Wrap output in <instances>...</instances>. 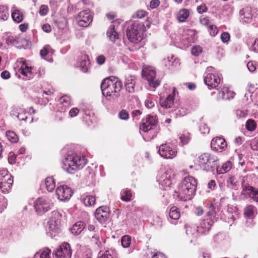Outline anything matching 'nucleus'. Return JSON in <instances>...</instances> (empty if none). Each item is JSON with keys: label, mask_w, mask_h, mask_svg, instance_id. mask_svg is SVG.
I'll return each instance as SVG.
<instances>
[{"label": "nucleus", "mask_w": 258, "mask_h": 258, "mask_svg": "<svg viewBox=\"0 0 258 258\" xmlns=\"http://www.w3.org/2000/svg\"><path fill=\"white\" fill-rule=\"evenodd\" d=\"M197 185V180L188 176L183 179L173 194L174 198L178 201H186L195 196Z\"/></svg>", "instance_id": "f257e3e1"}, {"label": "nucleus", "mask_w": 258, "mask_h": 258, "mask_svg": "<svg viewBox=\"0 0 258 258\" xmlns=\"http://www.w3.org/2000/svg\"><path fill=\"white\" fill-rule=\"evenodd\" d=\"M87 163L85 157L73 151H69L62 160V168L69 173H74L81 169Z\"/></svg>", "instance_id": "f03ea898"}, {"label": "nucleus", "mask_w": 258, "mask_h": 258, "mask_svg": "<svg viewBox=\"0 0 258 258\" xmlns=\"http://www.w3.org/2000/svg\"><path fill=\"white\" fill-rule=\"evenodd\" d=\"M122 88V82L114 76L105 79L101 85L102 94L109 97V100L117 99L120 96Z\"/></svg>", "instance_id": "7ed1b4c3"}, {"label": "nucleus", "mask_w": 258, "mask_h": 258, "mask_svg": "<svg viewBox=\"0 0 258 258\" xmlns=\"http://www.w3.org/2000/svg\"><path fill=\"white\" fill-rule=\"evenodd\" d=\"M218 161L219 159L217 156L210 153H205L199 157L198 165L201 170L213 173L217 168Z\"/></svg>", "instance_id": "20e7f679"}, {"label": "nucleus", "mask_w": 258, "mask_h": 258, "mask_svg": "<svg viewBox=\"0 0 258 258\" xmlns=\"http://www.w3.org/2000/svg\"><path fill=\"white\" fill-rule=\"evenodd\" d=\"M145 31V27L142 23L135 22L127 29L126 35L128 39L134 43L141 42L144 37Z\"/></svg>", "instance_id": "39448f33"}, {"label": "nucleus", "mask_w": 258, "mask_h": 258, "mask_svg": "<svg viewBox=\"0 0 258 258\" xmlns=\"http://www.w3.org/2000/svg\"><path fill=\"white\" fill-rule=\"evenodd\" d=\"M218 217L215 208L212 205L209 207L205 219L197 227V231L200 233H206L209 231L213 224L217 221Z\"/></svg>", "instance_id": "423d86ee"}, {"label": "nucleus", "mask_w": 258, "mask_h": 258, "mask_svg": "<svg viewBox=\"0 0 258 258\" xmlns=\"http://www.w3.org/2000/svg\"><path fill=\"white\" fill-rule=\"evenodd\" d=\"M20 63H21L22 65L18 70V73L23 76L22 79L24 80H30L36 75L38 78H40L45 74V71L43 68L29 67L24 61H21Z\"/></svg>", "instance_id": "0eeeda50"}, {"label": "nucleus", "mask_w": 258, "mask_h": 258, "mask_svg": "<svg viewBox=\"0 0 258 258\" xmlns=\"http://www.w3.org/2000/svg\"><path fill=\"white\" fill-rule=\"evenodd\" d=\"M53 207V204L47 197L37 198L34 202V208L35 212L40 215L50 210Z\"/></svg>", "instance_id": "6e6552de"}, {"label": "nucleus", "mask_w": 258, "mask_h": 258, "mask_svg": "<svg viewBox=\"0 0 258 258\" xmlns=\"http://www.w3.org/2000/svg\"><path fill=\"white\" fill-rule=\"evenodd\" d=\"M13 183L12 176L7 170H0V191L7 194L10 191Z\"/></svg>", "instance_id": "1a4fd4ad"}, {"label": "nucleus", "mask_w": 258, "mask_h": 258, "mask_svg": "<svg viewBox=\"0 0 258 258\" xmlns=\"http://www.w3.org/2000/svg\"><path fill=\"white\" fill-rule=\"evenodd\" d=\"M240 20L243 23H250L253 19L258 18V11L254 8L246 7L239 12Z\"/></svg>", "instance_id": "9d476101"}, {"label": "nucleus", "mask_w": 258, "mask_h": 258, "mask_svg": "<svg viewBox=\"0 0 258 258\" xmlns=\"http://www.w3.org/2000/svg\"><path fill=\"white\" fill-rule=\"evenodd\" d=\"M61 217V216L58 212L53 211L49 220L47 222L46 230L49 232H58L60 227Z\"/></svg>", "instance_id": "9b49d317"}, {"label": "nucleus", "mask_w": 258, "mask_h": 258, "mask_svg": "<svg viewBox=\"0 0 258 258\" xmlns=\"http://www.w3.org/2000/svg\"><path fill=\"white\" fill-rule=\"evenodd\" d=\"M142 76L146 79L150 87L156 88L160 82L158 80H155L156 72L154 68L151 66L143 68L142 70Z\"/></svg>", "instance_id": "f8f14e48"}, {"label": "nucleus", "mask_w": 258, "mask_h": 258, "mask_svg": "<svg viewBox=\"0 0 258 258\" xmlns=\"http://www.w3.org/2000/svg\"><path fill=\"white\" fill-rule=\"evenodd\" d=\"M55 258H71L72 249L68 242L61 243L53 252Z\"/></svg>", "instance_id": "ddd939ff"}, {"label": "nucleus", "mask_w": 258, "mask_h": 258, "mask_svg": "<svg viewBox=\"0 0 258 258\" xmlns=\"http://www.w3.org/2000/svg\"><path fill=\"white\" fill-rule=\"evenodd\" d=\"M93 17L89 10L80 12L76 17L78 24L81 27H87L92 22Z\"/></svg>", "instance_id": "4468645a"}, {"label": "nucleus", "mask_w": 258, "mask_h": 258, "mask_svg": "<svg viewBox=\"0 0 258 258\" xmlns=\"http://www.w3.org/2000/svg\"><path fill=\"white\" fill-rule=\"evenodd\" d=\"M157 124L156 117L148 115L145 119L142 120L140 129L144 132H148L153 130L156 127Z\"/></svg>", "instance_id": "2eb2a0df"}, {"label": "nucleus", "mask_w": 258, "mask_h": 258, "mask_svg": "<svg viewBox=\"0 0 258 258\" xmlns=\"http://www.w3.org/2000/svg\"><path fill=\"white\" fill-rule=\"evenodd\" d=\"M241 195L249 198L258 206V188L249 185H244Z\"/></svg>", "instance_id": "dca6fc26"}, {"label": "nucleus", "mask_w": 258, "mask_h": 258, "mask_svg": "<svg viewBox=\"0 0 258 258\" xmlns=\"http://www.w3.org/2000/svg\"><path fill=\"white\" fill-rule=\"evenodd\" d=\"M160 156L165 159H173L176 155V151L166 144L161 145L158 149Z\"/></svg>", "instance_id": "f3484780"}, {"label": "nucleus", "mask_w": 258, "mask_h": 258, "mask_svg": "<svg viewBox=\"0 0 258 258\" xmlns=\"http://www.w3.org/2000/svg\"><path fill=\"white\" fill-rule=\"evenodd\" d=\"M220 77L213 73H209L204 77V82L210 89L216 88L220 83Z\"/></svg>", "instance_id": "a211bd4d"}, {"label": "nucleus", "mask_w": 258, "mask_h": 258, "mask_svg": "<svg viewBox=\"0 0 258 258\" xmlns=\"http://www.w3.org/2000/svg\"><path fill=\"white\" fill-rule=\"evenodd\" d=\"M56 194L58 199L60 201H66L70 199L73 195V191L67 185H63L57 188Z\"/></svg>", "instance_id": "6ab92c4d"}, {"label": "nucleus", "mask_w": 258, "mask_h": 258, "mask_svg": "<svg viewBox=\"0 0 258 258\" xmlns=\"http://www.w3.org/2000/svg\"><path fill=\"white\" fill-rule=\"evenodd\" d=\"M95 216L99 222H104L109 216L108 208L102 206L97 208L95 213Z\"/></svg>", "instance_id": "aec40b11"}, {"label": "nucleus", "mask_w": 258, "mask_h": 258, "mask_svg": "<svg viewBox=\"0 0 258 258\" xmlns=\"http://www.w3.org/2000/svg\"><path fill=\"white\" fill-rule=\"evenodd\" d=\"M211 147L214 151L221 152L227 147V144L223 138L216 137L212 140Z\"/></svg>", "instance_id": "412c9836"}, {"label": "nucleus", "mask_w": 258, "mask_h": 258, "mask_svg": "<svg viewBox=\"0 0 258 258\" xmlns=\"http://www.w3.org/2000/svg\"><path fill=\"white\" fill-rule=\"evenodd\" d=\"M176 89L173 88L172 93L169 94L166 99H160V105L164 108H170L174 104V96L175 95Z\"/></svg>", "instance_id": "4be33fe9"}, {"label": "nucleus", "mask_w": 258, "mask_h": 258, "mask_svg": "<svg viewBox=\"0 0 258 258\" xmlns=\"http://www.w3.org/2000/svg\"><path fill=\"white\" fill-rule=\"evenodd\" d=\"M161 188L164 190H167L172 184L170 176H168L167 173H165L159 176L157 180Z\"/></svg>", "instance_id": "5701e85b"}, {"label": "nucleus", "mask_w": 258, "mask_h": 258, "mask_svg": "<svg viewBox=\"0 0 258 258\" xmlns=\"http://www.w3.org/2000/svg\"><path fill=\"white\" fill-rule=\"evenodd\" d=\"M90 64L89 59L87 55L82 54L77 62V66L80 68V70L83 73H86L89 69Z\"/></svg>", "instance_id": "b1692460"}, {"label": "nucleus", "mask_w": 258, "mask_h": 258, "mask_svg": "<svg viewBox=\"0 0 258 258\" xmlns=\"http://www.w3.org/2000/svg\"><path fill=\"white\" fill-rule=\"evenodd\" d=\"M23 39L20 35L8 36L6 39V44L8 45L15 46L17 48H21V43Z\"/></svg>", "instance_id": "393cba45"}, {"label": "nucleus", "mask_w": 258, "mask_h": 258, "mask_svg": "<svg viewBox=\"0 0 258 258\" xmlns=\"http://www.w3.org/2000/svg\"><path fill=\"white\" fill-rule=\"evenodd\" d=\"M257 213L256 207L252 205H246L243 211L244 216L249 219H253L257 214Z\"/></svg>", "instance_id": "a878e982"}, {"label": "nucleus", "mask_w": 258, "mask_h": 258, "mask_svg": "<svg viewBox=\"0 0 258 258\" xmlns=\"http://www.w3.org/2000/svg\"><path fill=\"white\" fill-rule=\"evenodd\" d=\"M136 77L134 76H128L125 79V86L126 90L130 93L135 92L136 85Z\"/></svg>", "instance_id": "bb28decb"}, {"label": "nucleus", "mask_w": 258, "mask_h": 258, "mask_svg": "<svg viewBox=\"0 0 258 258\" xmlns=\"http://www.w3.org/2000/svg\"><path fill=\"white\" fill-rule=\"evenodd\" d=\"M40 55L41 57L48 61H52L51 56L52 54V50L49 46H45L40 51Z\"/></svg>", "instance_id": "cd10ccee"}, {"label": "nucleus", "mask_w": 258, "mask_h": 258, "mask_svg": "<svg viewBox=\"0 0 258 258\" xmlns=\"http://www.w3.org/2000/svg\"><path fill=\"white\" fill-rule=\"evenodd\" d=\"M12 17L15 22L20 23L23 20L24 16L20 10L14 7L12 9Z\"/></svg>", "instance_id": "c85d7f7f"}, {"label": "nucleus", "mask_w": 258, "mask_h": 258, "mask_svg": "<svg viewBox=\"0 0 258 258\" xmlns=\"http://www.w3.org/2000/svg\"><path fill=\"white\" fill-rule=\"evenodd\" d=\"M232 164L230 161H227L222 166L220 167L217 164L216 170L218 174H222L228 172L232 168Z\"/></svg>", "instance_id": "c756f323"}, {"label": "nucleus", "mask_w": 258, "mask_h": 258, "mask_svg": "<svg viewBox=\"0 0 258 258\" xmlns=\"http://www.w3.org/2000/svg\"><path fill=\"white\" fill-rule=\"evenodd\" d=\"M189 16V12L186 9L180 10L177 14L176 17L180 22H184Z\"/></svg>", "instance_id": "7c9ffc66"}, {"label": "nucleus", "mask_w": 258, "mask_h": 258, "mask_svg": "<svg viewBox=\"0 0 258 258\" xmlns=\"http://www.w3.org/2000/svg\"><path fill=\"white\" fill-rule=\"evenodd\" d=\"M84 229V223L82 221H79L73 226L71 228V232L74 235H79Z\"/></svg>", "instance_id": "2f4dec72"}, {"label": "nucleus", "mask_w": 258, "mask_h": 258, "mask_svg": "<svg viewBox=\"0 0 258 258\" xmlns=\"http://www.w3.org/2000/svg\"><path fill=\"white\" fill-rule=\"evenodd\" d=\"M14 114L20 120H26L27 116L26 115V110L20 107L16 108Z\"/></svg>", "instance_id": "473e14b6"}, {"label": "nucleus", "mask_w": 258, "mask_h": 258, "mask_svg": "<svg viewBox=\"0 0 258 258\" xmlns=\"http://www.w3.org/2000/svg\"><path fill=\"white\" fill-rule=\"evenodd\" d=\"M186 35H187L186 39L189 43L195 42L197 39V33L194 30H187L186 31Z\"/></svg>", "instance_id": "72a5a7b5"}, {"label": "nucleus", "mask_w": 258, "mask_h": 258, "mask_svg": "<svg viewBox=\"0 0 258 258\" xmlns=\"http://www.w3.org/2000/svg\"><path fill=\"white\" fill-rule=\"evenodd\" d=\"M59 108H62V107H67L71 105V99L70 96L64 95L59 98Z\"/></svg>", "instance_id": "f704fd0d"}, {"label": "nucleus", "mask_w": 258, "mask_h": 258, "mask_svg": "<svg viewBox=\"0 0 258 258\" xmlns=\"http://www.w3.org/2000/svg\"><path fill=\"white\" fill-rule=\"evenodd\" d=\"M50 252L51 250L49 248H44L35 254V258H50Z\"/></svg>", "instance_id": "c9c22d12"}, {"label": "nucleus", "mask_w": 258, "mask_h": 258, "mask_svg": "<svg viewBox=\"0 0 258 258\" xmlns=\"http://www.w3.org/2000/svg\"><path fill=\"white\" fill-rule=\"evenodd\" d=\"M46 188L48 191H52L55 186L54 179L52 177H48L45 180Z\"/></svg>", "instance_id": "e433bc0d"}, {"label": "nucleus", "mask_w": 258, "mask_h": 258, "mask_svg": "<svg viewBox=\"0 0 258 258\" xmlns=\"http://www.w3.org/2000/svg\"><path fill=\"white\" fill-rule=\"evenodd\" d=\"M82 201L86 206H92L95 205L96 199L93 196L88 195L82 198Z\"/></svg>", "instance_id": "4c0bfd02"}, {"label": "nucleus", "mask_w": 258, "mask_h": 258, "mask_svg": "<svg viewBox=\"0 0 258 258\" xmlns=\"http://www.w3.org/2000/svg\"><path fill=\"white\" fill-rule=\"evenodd\" d=\"M107 35L112 41H114L118 38V34L114 30V26L113 25H111L110 26L109 29L107 31Z\"/></svg>", "instance_id": "58836bf2"}, {"label": "nucleus", "mask_w": 258, "mask_h": 258, "mask_svg": "<svg viewBox=\"0 0 258 258\" xmlns=\"http://www.w3.org/2000/svg\"><path fill=\"white\" fill-rule=\"evenodd\" d=\"M180 211L176 207H173L170 209L169 211V216L170 218L177 220L180 217Z\"/></svg>", "instance_id": "ea45409f"}, {"label": "nucleus", "mask_w": 258, "mask_h": 258, "mask_svg": "<svg viewBox=\"0 0 258 258\" xmlns=\"http://www.w3.org/2000/svg\"><path fill=\"white\" fill-rule=\"evenodd\" d=\"M132 194L131 190L125 189L121 191V199L125 202H129L131 200Z\"/></svg>", "instance_id": "a19ab883"}, {"label": "nucleus", "mask_w": 258, "mask_h": 258, "mask_svg": "<svg viewBox=\"0 0 258 258\" xmlns=\"http://www.w3.org/2000/svg\"><path fill=\"white\" fill-rule=\"evenodd\" d=\"M245 127L248 131L253 132L256 128V123L254 120L249 119L246 122Z\"/></svg>", "instance_id": "79ce46f5"}, {"label": "nucleus", "mask_w": 258, "mask_h": 258, "mask_svg": "<svg viewBox=\"0 0 258 258\" xmlns=\"http://www.w3.org/2000/svg\"><path fill=\"white\" fill-rule=\"evenodd\" d=\"M121 243L123 247H128L131 243V237L127 235L123 236L121 238Z\"/></svg>", "instance_id": "37998d69"}, {"label": "nucleus", "mask_w": 258, "mask_h": 258, "mask_svg": "<svg viewBox=\"0 0 258 258\" xmlns=\"http://www.w3.org/2000/svg\"><path fill=\"white\" fill-rule=\"evenodd\" d=\"M6 136L8 139L12 143H16L18 141L17 135L13 131L7 132Z\"/></svg>", "instance_id": "c03bdc74"}, {"label": "nucleus", "mask_w": 258, "mask_h": 258, "mask_svg": "<svg viewBox=\"0 0 258 258\" xmlns=\"http://www.w3.org/2000/svg\"><path fill=\"white\" fill-rule=\"evenodd\" d=\"M8 16L9 13L7 8L4 6H0V19L6 20Z\"/></svg>", "instance_id": "a18cd8bd"}, {"label": "nucleus", "mask_w": 258, "mask_h": 258, "mask_svg": "<svg viewBox=\"0 0 258 258\" xmlns=\"http://www.w3.org/2000/svg\"><path fill=\"white\" fill-rule=\"evenodd\" d=\"M179 140L182 145L187 144L190 140L189 134L187 132L183 133L179 136Z\"/></svg>", "instance_id": "49530a36"}, {"label": "nucleus", "mask_w": 258, "mask_h": 258, "mask_svg": "<svg viewBox=\"0 0 258 258\" xmlns=\"http://www.w3.org/2000/svg\"><path fill=\"white\" fill-rule=\"evenodd\" d=\"M7 200L0 194V213H2L7 207Z\"/></svg>", "instance_id": "de8ad7c7"}, {"label": "nucleus", "mask_w": 258, "mask_h": 258, "mask_svg": "<svg viewBox=\"0 0 258 258\" xmlns=\"http://www.w3.org/2000/svg\"><path fill=\"white\" fill-rule=\"evenodd\" d=\"M202 52V48L199 45H196L191 48V53L194 56H199Z\"/></svg>", "instance_id": "09e8293b"}, {"label": "nucleus", "mask_w": 258, "mask_h": 258, "mask_svg": "<svg viewBox=\"0 0 258 258\" xmlns=\"http://www.w3.org/2000/svg\"><path fill=\"white\" fill-rule=\"evenodd\" d=\"M228 91V87L223 86L222 88L220 87V89L219 91V96L218 97V99H224L225 100V96L226 95V92Z\"/></svg>", "instance_id": "8fccbe9b"}, {"label": "nucleus", "mask_w": 258, "mask_h": 258, "mask_svg": "<svg viewBox=\"0 0 258 258\" xmlns=\"http://www.w3.org/2000/svg\"><path fill=\"white\" fill-rule=\"evenodd\" d=\"M174 58V56L172 55L171 57H168L167 58H165L163 60V63L165 66L170 68V66H173L174 61L172 59Z\"/></svg>", "instance_id": "3c124183"}, {"label": "nucleus", "mask_w": 258, "mask_h": 258, "mask_svg": "<svg viewBox=\"0 0 258 258\" xmlns=\"http://www.w3.org/2000/svg\"><path fill=\"white\" fill-rule=\"evenodd\" d=\"M145 105L147 108H152L155 105V102L151 97H148L145 101Z\"/></svg>", "instance_id": "603ef678"}, {"label": "nucleus", "mask_w": 258, "mask_h": 258, "mask_svg": "<svg viewBox=\"0 0 258 258\" xmlns=\"http://www.w3.org/2000/svg\"><path fill=\"white\" fill-rule=\"evenodd\" d=\"M88 236L93 242H94L96 243H97L99 241V235L98 232H97L96 231H94L93 233H90Z\"/></svg>", "instance_id": "864d4df0"}, {"label": "nucleus", "mask_w": 258, "mask_h": 258, "mask_svg": "<svg viewBox=\"0 0 258 258\" xmlns=\"http://www.w3.org/2000/svg\"><path fill=\"white\" fill-rule=\"evenodd\" d=\"M48 11V6L46 5H42L39 9V14L42 16H44L47 14Z\"/></svg>", "instance_id": "5fc2aeb1"}, {"label": "nucleus", "mask_w": 258, "mask_h": 258, "mask_svg": "<svg viewBox=\"0 0 258 258\" xmlns=\"http://www.w3.org/2000/svg\"><path fill=\"white\" fill-rule=\"evenodd\" d=\"M198 231L197 229L192 228L190 226L186 227V233L188 236H193L196 234Z\"/></svg>", "instance_id": "6e6d98bb"}, {"label": "nucleus", "mask_w": 258, "mask_h": 258, "mask_svg": "<svg viewBox=\"0 0 258 258\" xmlns=\"http://www.w3.org/2000/svg\"><path fill=\"white\" fill-rule=\"evenodd\" d=\"M236 116L238 118L245 117L247 114V111L246 110H237L236 111Z\"/></svg>", "instance_id": "4d7b16f0"}, {"label": "nucleus", "mask_w": 258, "mask_h": 258, "mask_svg": "<svg viewBox=\"0 0 258 258\" xmlns=\"http://www.w3.org/2000/svg\"><path fill=\"white\" fill-rule=\"evenodd\" d=\"M80 110L77 107L72 108L69 113V115L71 117H76L79 113Z\"/></svg>", "instance_id": "13d9d810"}, {"label": "nucleus", "mask_w": 258, "mask_h": 258, "mask_svg": "<svg viewBox=\"0 0 258 258\" xmlns=\"http://www.w3.org/2000/svg\"><path fill=\"white\" fill-rule=\"evenodd\" d=\"M118 115L119 118L123 120L127 119L129 116L128 112L125 110H122L120 111Z\"/></svg>", "instance_id": "bf43d9fd"}, {"label": "nucleus", "mask_w": 258, "mask_h": 258, "mask_svg": "<svg viewBox=\"0 0 258 258\" xmlns=\"http://www.w3.org/2000/svg\"><path fill=\"white\" fill-rule=\"evenodd\" d=\"M113 254V251L106 250L100 258H114Z\"/></svg>", "instance_id": "052dcab7"}, {"label": "nucleus", "mask_w": 258, "mask_h": 258, "mask_svg": "<svg viewBox=\"0 0 258 258\" xmlns=\"http://www.w3.org/2000/svg\"><path fill=\"white\" fill-rule=\"evenodd\" d=\"M235 95V93L231 90H229V88H228V91L226 92V95L224 96L225 97V100H230L231 99L233 98Z\"/></svg>", "instance_id": "680f3d73"}, {"label": "nucleus", "mask_w": 258, "mask_h": 258, "mask_svg": "<svg viewBox=\"0 0 258 258\" xmlns=\"http://www.w3.org/2000/svg\"><path fill=\"white\" fill-rule=\"evenodd\" d=\"M221 39L224 43L227 42L230 39V35L228 32H223L221 35Z\"/></svg>", "instance_id": "e2e57ef3"}, {"label": "nucleus", "mask_w": 258, "mask_h": 258, "mask_svg": "<svg viewBox=\"0 0 258 258\" xmlns=\"http://www.w3.org/2000/svg\"><path fill=\"white\" fill-rule=\"evenodd\" d=\"M16 156L13 153H10L8 157V161L11 164H13L16 162Z\"/></svg>", "instance_id": "0e129e2a"}, {"label": "nucleus", "mask_w": 258, "mask_h": 258, "mask_svg": "<svg viewBox=\"0 0 258 258\" xmlns=\"http://www.w3.org/2000/svg\"><path fill=\"white\" fill-rule=\"evenodd\" d=\"M250 49L255 52H258V39H255L252 42Z\"/></svg>", "instance_id": "69168bd1"}, {"label": "nucleus", "mask_w": 258, "mask_h": 258, "mask_svg": "<svg viewBox=\"0 0 258 258\" xmlns=\"http://www.w3.org/2000/svg\"><path fill=\"white\" fill-rule=\"evenodd\" d=\"M247 68L251 72H254L256 69L255 63L252 61H249L247 63Z\"/></svg>", "instance_id": "338daca9"}, {"label": "nucleus", "mask_w": 258, "mask_h": 258, "mask_svg": "<svg viewBox=\"0 0 258 258\" xmlns=\"http://www.w3.org/2000/svg\"><path fill=\"white\" fill-rule=\"evenodd\" d=\"M197 11L200 14L206 12L207 11V8L205 4H203L197 7Z\"/></svg>", "instance_id": "774afa93"}]
</instances>
